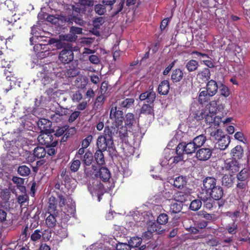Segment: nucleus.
<instances>
[{
  "label": "nucleus",
  "instance_id": "5fc2aeb1",
  "mask_svg": "<svg viewBox=\"0 0 250 250\" xmlns=\"http://www.w3.org/2000/svg\"><path fill=\"white\" fill-rule=\"evenodd\" d=\"M94 10L96 14L99 15H103L104 14L106 10L105 6L104 4H98L95 5Z\"/></svg>",
  "mask_w": 250,
  "mask_h": 250
},
{
  "label": "nucleus",
  "instance_id": "f03ea898",
  "mask_svg": "<svg viewBox=\"0 0 250 250\" xmlns=\"http://www.w3.org/2000/svg\"><path fill=\"white\" fill-rule=\"evenodd\" d=\"M115 133L109 127V125H106L103 134L99 136L97 138L96 145L98 149L105 151L107 148H112L114 144L113 136Z\"/></svg>",
  "mask_w": 250,
  "mask_h": 250
},
{
  "label": "nucleus",
  "instance_id": "cd10ccee",
  "mask_svg": "<svg viewBox=\"0 0 250 250\" xmlns=\"http://www.w3.org/2000/svg\"><path fill=\"white\" fill-rule=\"evenodd\" d=\"M135 102L134 99L133 98H126L122 101L119 102L120 108L122 109L131 108L134 105Z\"/></svg>",
  "mask_w": 250,
  "mask_h": 250
},
{
  "label": "nucleus",
  "instance_id": "bb28decb",
  "mask_svg": "<svg viewBox=\"0 0 250 250\" xmlns=\"http://www.w3.org/2000/svg\"><path fill=\"white\" fill-rule=\"evenodd\" d=\"M49 215L46 217L45 223L49 228H54L57 224L56 217L59 213H48Z\"/></svg>",
  "mask_w": 250,
  "mask_h": 250
},
{
  "label": "nucleus",
  "instance_id": "0e129e2a",
  "mask_svg": "<svg viewBox=\"0 0 250 250\" xmlns=\"http://www.w3.org/2000/svg\"><path fill=\"white\" fill-rule=\"evenodd\" d=\"M236 195L240 200H242L244 199V197L246 196V193L248 192V189H235Z\"/></svg>",
  "mask_w": 250,
  "mask_h": 250
},
{
  "label": "nucleus",
  "instance_id": "72a5a7b5",
  "mask_svg": "<svg viewBox=\"0 0 250 250\" xmlns=\"http://www.w3.org/2000/svg\"><path fill=\"white\" fill-rule=\"evenodd\" d=\"M104 151L98 149L94 154L95 160L99 165H103L105 163Z\"/></svg>",
  "mask_w": 250,
  "mask_h": 250
},
{
  "label": "nucleus",
  "instance_id": "ea45409f",
  "mask_svg": "<svg viewBox=\"0 0 250 250\" xmlns=\"http://www.w3.org/2000/svg\"><path fill=\"white\" fill-rule=\"evenodd\" d=\"M207 108L202 109L200 111H197L193 113L192 117L197 121L204 119L207 113Z\"/></svg>",
  "mask_w": 250,
  "mask_h": 250
},
{
  "label": "nucleus",
  "instance_id": "de8ad7c7",
  "mask_svg": "<svg viewBox=\"0 0 250 250\" xmlns=\"http://www.w3.org/2000/svg\"><path fill=\"white\" fill-rule=\"evenodd\" d=\"M125 0H121L120 3L115 6V7L112 9L113 12L111 14V17H115L117 15H118L120 12L123 10V9L124 6Z\"/></svg>",
  "mask_w": 250,
  "mask_h": 250
},
{
  "label": "nucleus",
  "instance_id": "f3484780",
  "mask_svg": "<svg viewBox=\"0 0 250 250\" xmlns=\"http://www.w3.org/2000/svg\"><path fill=\"white\" fill-rule=\"evenodd\" d=\"M48 204L47 213H59L57 208L58 200L55 196L52 195L49 197Z\"/></svg>",
  "mask_w": 250,
  "mask_h": 250
},
{
  "label": "nucleus",
  "instance_id": "c756f323",
  "mask_svg": "<svg viewBox=\"0 0 250 250\" xmlns=\"http://www.w3.org/2000/svg\"><path fill=\"white\" fill-rule=\"evenodd\" d=\"M235 178L231 174H225L222 178V184L223 186L228 188L231 187L234 183Z\"/></svg>",
  "mask_w": 250,
  "mask_h": 250
},
{
  "label": "nucleus",
  "instance_id": "4c0bfd02",
  "mask_svg": "<svg viewBox=\"0 0 250 250\" xmlns=\"http://www.w3.org/2000/svg\"><path fill=\"white\" fill-rule=\"evenodd\" d=\"M187 181L186 178L183 176H178L176 177L173 182V186L178 188H181L186 185Z\"/></svg>",
  "mask_w": 250,
  "mask_h": 250
},
{
  "label": "nucleus",
  "instance_id": "0eeeda50",
  "mask_svg": "<svg viewBox=\"0 0 250 250\" xmlns=\"http://www.w3.org/2000/svg\"><path fill=\"white\" fill-rule=\"evenodd\" d=\"M74 59V53L72 46L67 43L62 47L59 55V60L63 63H69Z\"/></svg>",
  "mask_w": 250,
  "mask_h": 250
},
{
  "label": "nucleus",
  "instance_id": "4468645a",
  "mask_svg": "<svg viewBox=\"0 0 250 250\" xmlns=\"http://www.w3.org/2000/svg\"><path fill=\"white\" fill-rule=\"evenodd\" d=\"M95 176L99 177L102 181L106 182L109 181L111 177V173L109 170L106 167H102L97 171Z\"/></svg>",
  "mask_w": 250,
  "mask_h": 250
},
{
  "label": "nucleus",
  "instance_id": "dca6fc26",
  "mask_svg": "<svg viewBox=\"0 0 250 250\" xmlns=\"http://www.w3.org/2000/svg\"><path fill=\"white\" fill-rule=\"evenodd\" d=\"M210 93L205 89L200 91L199 92L197 97L198 103L201 105H204L210 103V98L213 97Z\"/></svg>",
  "mask_w": 250,
  "mask_h": 250
},
{
  "label": "nucleus",
  "instance_id": "c03bdc74",
  "mask_svg": "<svg viewBox=\"0 0 250 250\" xmlns=\"http://www.w3.org/2000/svg\"><path fill=\"white\" fill-rule=\"evenodd\" d=\"M12 180L13 182L17 185L18 189L22 190L25 189V187L23 186L24 184V179L17 176H13Z\"/></svg>",
  "mask_w": 250,
  "mask_h": 250
},
{
  "label": "nucleus",
  "instance_id": "603ef678",
  "mask_svg": "<svg viewBox=\"0 0 250 250\" xmlns=\"http://www.w3.org/2000/svg\"><path fill=\"white\" fill-rule=\"evenodd\" d=\"M168 221V215L166 213H161L158 217L157 222L159 225H165Z\"/></svg>",
  "mask_w": 250,
  "mask_h": 250
},
{
  "label": "nucleus",
  "instance_id": "a19ab883",
  "mask_svg": "<svg viewBox=\"0 0 250 250\" xmlns=\"http://www.w3.org/2000/svg\"><path fill=\"white\" fill-rule=\"evenodd\" d=\"M159 224L152 223L148 226L149 230H151L153 232H156L157 234H162L165 231Z\"/></svg>",
  "mask_w": 250,
  "mask_h": 250
},
{
  "label": "nucleus",
  "instance_id": "7c9ffc66",
  "mask_svg": "<svg viewBox=\"0 0 250 250\" xmlns=\"http://www.w3.org/2000/svg\"><path fill=\"white\" fill-rule=\"evenodd\" d=\"M127 127L126 126H122L117 131V133H119V136L122 141L125 143L128 142V133H127Z\"/></svg>",
  "mask_w": 250,
  "mask_h": 250
},
{
  "label": "nucleus",
  "instance_id": "5701e85b",
  "mask_svg": "<svg viewBox=\"0 0 250 250\" xmlns=\"http://www.w3.org/2000/svg\"><path fill=\"white\" fill-rule=\"evenodd\" d=\"M218 89V86L215 81L210 80L207 82L205 90L212 96H214L217 93Z\"/></svg>",
  "mask_w": 250,
  "mask_h": 250
},
{
  "label": "nucleus",
  "instance_id": "20e7f679",
  "mask_svg": "<svg viewBox=\"0 0 250 250\" xmlns=\"http://www.w3.org/2000/svg\"><path fill=\"white\" fill-rule=\"evenodd\" d=\"M210 134L211 136L214 137L215 140L218 141L216 143V145H217L216 147L220 150H225L230 143L229 136L224 135L222 130L220 129L211 131Z\"/></svg>",
  "mask_w": 250,
  "mask_h": 250
},
{
  "label": "nucleus",
  "instance_id": "79ce46f5",
  "mask_svg": "<svg viewBox=\"0 0 250 250\" xmlns=\"http://www.w3.org/2000/svg\"><path fill=\"white\" fill-rule=\"evenodd\" d=\"M142 241V238L138 237H133L130 238L128 242L131 249L132 248H138L140 246Z\"/></svg>",
  "mask_w": 250,
  "mask_h": 250
},
{
  "label": "nucleus",
  "instance_id": "b1692460",
  "mask_svg": "<svg viewBox=\"0 0 250 250\" xmlns=\"http://www.w3.org/2000/svg\"><path fill=\"white\" fill-rule=\"evenodd\" d=\"M140 113L146 116L154 117V105L150 104H144L140 109Z\"/></svg>",
  "mask_w": 250,
  "mask_h": 250
},
{
  "label": "nucleus",
  "instance_id": "37998d69",
  "mask_svg": "<svg viewBox=\"0 0 250 250\" xmlns=\"http://www.w3.org/2000/svg\"><path fill=\"white\" fill-rule=\"evenodd\" d=\"M80 73L77 67L73 66H69L66 71L65 72V75L67 77H74L77 76Z\"/></svg>",
  "mask_w": 250,
  "mask_h": 250
},
{
  "label": "nucleus",
  "instance_id": "7ed1b4c3",
  "mask_svg": "<svg viewBox=\"0 0 250 250\" xmlns=\"http://www.w3.org/2000/svg\"><path fill=\"white\" fill-rule=\"evenodd\" d=\"M109 117L110 120L113 121L112 125H109V127L111 128L113 131L117 133L118 127L122 125L123 120H124L123 111L117 109V103L112 104Z\"/></svg>",
  "mask_w": 250,
  "mask_h": 250
},
{
  "label": "nucleus",
  "instance_id": "9b49d317",
  "mask_svg": "<svg viewBox=\"0 0 250 250\" xmlns=\"http://www.w3.org/2000/svg\"><path fill=\"white\" fill-rule=\"evenodd\" d=\"M46 155V150L43 147L37 146L33 150L32 154L29 155L28 158V161L30 162H33L36 159L43 158Z\"/></svg>",
  "mask_w": 250,
  "mask_h": 250
},
{
  "label": "nucleus",
  "instance_id": "864d4df0",
  "mask_svg": "<svg viewBox=\"0 0 250 250\" xmlns=\"http://www.w3.org/2000/svg\"><path fill=\"white\" fill-rule=\"evenodd\" d=\"M67 129V127L66 126L58 127V128L56 129V131L54 130V137L56 138H58L59 137L62 136L66 132Z\"/></svg>",
  "mask_w": 250,
  "mask_h": 250
},
{
  "label": "nucleus",
  "instance_id": "bf43d9fd",
  "mask_svg": "<svg viewBox=\"0 0 250 250\" xmlns=\"http://www.w3.org/2000/svg\"><path fill=\"white\" fill-rule=\"evenodd\" d=\"M92 135H89L87 136L83 140L82 142V146L84 148L88 147L92 142Z\"/></svg>",
  "mask_w": 250,
  "mask_h": 250
},
{
  "label": "nucleus",
  "instance_id": "338daca9",
  "mask_svg": "<svg viewBox=\"0 0 250 250\" xmlns=\"http://www.w3.org/2000/svg\"><path fill=\"white\" fill-rule=\"evenodd\" d=\"M190 86V84L189 82H188L186 80H184L180 84V88L181 91L185 92L189 90Z\"/></svg>",
  "mask_w": 250,
  "mask_h": 250
},
{
  "label": "nucleus",
  "instance_id": "1a4fd4ad",
  "mask_svg": "<svg viewBox=\"0 0 250 250\" xmlns=\"http://www.w3.org/2000/svg\"><path fill=\"white\" fill-rule=\"evenodd\" d=\"M240 164L234 159H227L225 161L223 168L227 171L234 174L240 168Z\"/></svg>",
  "mask_w": 250,
  "mask_h": 250
},
{
  "label": "nucleus",
  "instance_id": "774afa93",
  "mask_svg": "<svg viewBox=\"0 0 250 250\" xmlns=\"http://www.w3.org/2000/svg\"><path fill=\"white\" fill-rule=\"evenodd\" d=\"M116 250H131V248L129 244L121 243L117 245Z\"/></svg>",
  "mask_w": 250,
  "mask_h": 250
},
{
  "label": "nucleus",
  "instance_id": "a211bd4d",
  "mask_svg": "<svg viewBox=\"0 0 250 250\" xmlns=\"http://www.w3.org/2000/svg\"><path fill=\"white\" fill-rule=\"evenodd\" d=\"M209 193L210 197L216 201L221 199L223 195V189L220 186H216Z\"/></svg>",
  "mask_w": 250,
  "mask_h": 250
},
{
  "label": "nucleus",
  "instance_id": "473e14b6",
  "mask_svg": "<svg viewBox=\"0 0 250 250\" xmlns=\"http://www.w3.org/2000/svg\"><path fill=\"white\" fill-rule=\"evenodd\" d=\"M183 204L177 201L172 202L169 207V212L171 213H179L182 209Z\"/></svg>",
  "mask_w": 250,
  "mask_h": 250
},
{
  "label": "nucleus",
  "instance_id": "aec40b11",
  "mask_svg": "<svg viewBox=\"0 0 250 250\" xmlns=\"http://www.w3.org/2000/svg\"><path fill=\"white\" fill-rule=\"evenodd\" d=\"M250 177V169L248 167L243 168L236 175L239 181L248 182Z\"/></svg>",
  "mask_w": 250,
  "mask_h": 250
},
{
  "label": "nucleus",
  "instance_id": "13d9d810",
  "mask_svg": "<svg viewBox=\"0 0 250 250\" xmlns=\"http://www.w3.org/2000/svg\"><path fill=\"white\" fill-rule=\"evenodd\" d=\"M80 165L81 161L80 160H74L71 163L70 170L74 172H77L79 170Z\"/></svg>",
  "mask_w": 250,
  "mask_h": 250
},
{
  "label": "nucleus",
  "instance_id": "4be33fe9",
  "mask_svg": "<svg viewBox=\"0 0 250 250\" xmlns=\"http://www.w3.org/2000/svg\"><path fill=\"white\" fill-rule=\"evenodd\" d=\"M184 73L180 68H176L172 71L171 80L173 83L180 82L183 78Z\"/></svg>",
  "mask_w": 250,
  "mask_h": 250
},
{
  "label": "nucleus",
  "instance_id": "ddd939ff",
  "mask_svg": "<svg viewBox=\"0 0 250 250\" xmlns=\"http://www.w3.org/2000/svg\"><path fill=\"white\" fill-rule=\"evenodd\" d=\"M216 182V179L213 177H207L203 180V190L207 192L206 195H208V193L217 186Z\"/></svg>",
  "mask_w": 250,
  "mask_h": 250
},
{
  "label": "nucleus",
  "instance_id": "6e6552de",
  "mask_svg": "<svg viewBox=\"0 0 250 250\" xmlns=\"http://www.w3.org/2000/svg\"><path fill=\"white\" fill-rule=\"evenodd\" d=\"M213 150V147L210 146L200 147L196 152L195 157L199 161H206L210 158Z\"/></svg>",
  "mask_w": 250,
  "mask_h": 250
},
{
  "label": "nucleus",
  "instance_id": "412c9836",
  "mask_svg": "<svg viewBox=\"0 0 250 250\" xmlns=\"http://www.w3.org/2000/svg\"><path fill=\"white\" fill-rule=\"evenodd\" d=\"M198 78L203 82H208L209 81L211 74L208 68L205 67L198 72Z\"/></svg>",
  "mask_w": 250,
  "mask_h": 250
},
{
  "label": "nucleus",
  "instance_id": "423d86ee",
  "mask_svg": "<svg viewBox=\"0 0 250 250\" xmlns=\"http://www.w3.org/2000/svg\"><path fill=\"white\" fill-rule=\"evenodd\" d=\"M51 68V64L43 65L42 70L37 74L38 78L44 85L50 84L53 81L54 75Z\"/></svg>",
  "mask_w": 250,
  "mask_h": 250
},
{
  "label": "nucleus",
  "instance_id": "393cba45",
  "mask_svg": "<svg viewBox=\"0 0 250 250\" xmlns=\"http://www.w3.org/2000/svg\"><path fill=\"white\" fill-rule=\"evenodd\" d=\"M190 195L184 192L179 191L175 193L174 201L179 203H186L187 201L190 200Z\"/></svg>",
  "mask_w": 250,
  "mask_h": 250
},
{
  "label": "nucleus",
  "instance_id": "052dcab7",
  "mask_svg": "<svg viewBox=\"0 0 250 250\" xmlns=\"http://www.w3.org/2000/svg\"><path fill=\"white\" fill-rule=\"evenodd\" d=\"M220 94L225 97H228L230 94L228 87L224 84H222L220 87Z\"/></svg>",
  "mask_w": 250,
  "mask_h": 250
},
{
  "label": "nucleus",
  "instance_id": "8fccbe9b",
  "mask_svg": "<svg viewBox=\"0 0 250 250\" xmlns=\"http://www.w3.org/2000/svg\"><path fill=\"white\" fill-rule=\"evenodd\" d=\"M202 204L200 200L195 199L191 202L189 206V208L193 211H196L199 209Z\"/></svg>",
  "mask_w": 250,
  "mask_h": 250
},
{
  "label": "nucleus",
  "instance_id": "f8f14e48",
  "mask_svg": "<svg viewBox=\"0 0 250 250\" xmlns=\"http://www.w3.org/2000/svg\"><path fill=\"white\" fill-rule=\"evenodd\" d=\"M178 147L183 151L184 153L187 154H192L195 152L198 148L193 141H190L188 143L186 142H182L179 143L178 146Z\"/></svg>",
  "mask_w": 250,
  "mask_h": 250
},
{
  "label": "nucleus",
  "instance_id": "2eb2a0df",
  "mask_svg": "<svg viewBox=\"0 0 250 250\" xmlns=\"http://www.w3.org/2000/svg\"><path fill=\"white\" fill-rule=\"evenodd\" d=\"M38 125L41 130V133L48 131L54 132V129L51 128L52 122L49 120L42 118L39 121Z\"/></svg>",
  "mask_w": 250,
  "mask_h": 250
},
{
  "label": "nucleus",
  "instance_id": "49530a36",
  "mask_svg": "<svg viewBox=\"0 0 250 250\" xmlns=\"http://www.w3.org/2000/svg\"><path fill=\"white\" fill-rule=\"evenodd\" d=\"M176 156L173 157V162L175 163H178L181 161H183L184 159V153L178 146L176 149Z\"/></svg>",
  "mask_w": 250,
  "mask_h": 250
},
{
  "label": "nucleus",
  "instance_id": "3c124183",
  "mask_svg": "<svg viewBox=\"0 0 250 250\" xmlns=\"http://www.w3.org/2000/svg\"><path fill=\"white\" fill-rule=\"evenodd\" d=\"M105 95L102 94L97 97L95 103V106H96L97 109L101 108L105 100Z\"/></svg>",
  "mask_w": 250,
  "mask_h": 250
},
{
  "label": "nucleus",
  "instance_id": "58836bf2",
  "mask_svg": "<svg viewBox=\"0 0 250 250\" xmlns=\"http://www.w3.org/2000/svg\"><path fill=\"white\" fill-rule=\"evenodd\" d=\"M135 122L134 115L133 113H128L126 114L125 120V126H127L128 128H131Z\"/></svg>",
  "mask_w": 250,
  "mask_h": 250
},
{
  "label": "nucleus",
  "instance_id": "e2e57ef3",
  "mask_svg": "<svg viewBox=\"0 0 250 250\" xmlns=\"http://www.w3.org/2000/svg\"><path fill=\"white\" fill-rule=\"evenodd\" d=\"M83 98V95L80 91L78 90L73 93L72 99L74 102H79Z\"/></svg>",
  "mask_w": 250,
  "mask_h": 250
},
{
  "label": "nucleus",
  "instance_id": "c85d7f7f",
  "mask_svg": "<svg viewBox=\"0 0 250 250\" xmlns=\"http://www.w3.org/2000/svg\"><path fill=\"white\" fill-rule=\"evenodd\" d=\"M232 158L235 160L240 159L243 156L244 150L243 147L239 145L236 146L231 150Z\"/></svg>",
  "mask_w": 250,
  "mask_h": 250
},
{
  "label": "nucleus",
  "instance_id": "6e6d98bb",
  "mask_svg": "<svg viewBox=\"0 0 250 250\" xmlns=\"http://www.w3.org/2000/svg\"><path fill=\"white\" fill-rule=\"evenodd\" d=\"M147 94H148L146 102L147 104H153V103L156 99V93L152 90L147 91Z\"/></svg>",
  "mask_w": 250,
  "mask_h": 250
},
{
  "label": "nucleus",
  "instance_id": "c9c22d12",
  "mask_svg": "<svg viewBox=\"0 0 250 250\" xmlns=\"http://www.w3.org/2000/svg\"><path fill=\"white\" fill-rule=\"evenodd\" d=\"M206 140V136L203 134H201L195 137L192 141L197 148H200L204 145Z\"/></svg>",
  "mask_w": 250,
  "mask_h": 250
},
{
  "label": "nucleus",
  "instance_id": "2f4dec72",
  "mask_svg": "<svg viewBox=\"0 0 250 250\" xmlns=\"http://www.w3.org/2000/svg\"><path fill=\"white\" fill-rule=\"evenodd\" d=\"M199 66L198 62L193 59L188 61L186 64L185 67L189 72L195 71Z\"/></svg>",
  "mask_w": 250,
  "mask_h": 250
},
{
  "label": "nucleus",
  "instance_id": "39448f33",
  "mask_svg": "<svg viewBox=\"0 0 250 250\" xmlns=\"http://www.w3.org/2000/svg\"><path fill=\"white\" fill-rule=\"evenodd\" d=\"M54 132L48 131L41 133L38 137V141L40 144L45 146L46 147L56 146L59 140L52 134Z\"/></svg>",
  "mask_w": 250,
  "mask_h": 250
},
{
  "label": "nucleus",
  "instance_id": "a878e982",
  "mask_svg": "<svg viewBox=\"0 0 250 250\" xmlns=\"http://www.w3.org/2000/svg\"><path fill=\"white\" fill-rule=\"evenodd\" d=\"M80 159L84 165L89 166L93 162V154L89 150H87L85 152L84 155L80 157Z\"/></svg>",
  "mask_w": 250,
  "mask_h": 250
},
{
  "label": "nucleus",
  "instance_id": "a18cd8bd",
  "mask_svg": "<svg viewBox=\"0 0 250 250\" xmlns=\"http://www.w3.org/2000/svg\"><path fill=\"white\" fill-rule=\"evenodd\" d=\"M31 232H32V225L30 228H28V226H26L21 234V239L22 241L26 240L29 237Z\"/></svg>",
  "mask_w": 250,
  "mask_h": 250
},
{
  "label": "nucleus",
  "instance_id": "6ab92c4d",
  "mask_svg": "<svg viewBox=\"0 0 250 250\" xmlns=\"http://www.w3.org/2000/svg\"><path fill=\"white\" fill-rule=\"evenodd\" d=\"M170 85L168 80H164L160 82L158 87V92L161 95H167L169 91Z\"/></svg>",
  "mask_w": 250,
  "mask_h": 250
},
{
  "label": "nucleus",
  "instance_id": "4d7b16f0",
  "mask_svg": "<svg viewBox=\"0 0 250 250\" xmlns=\"http://www.w3.org/2000/svg\"><path fill=\"white\" fill-rule=\"evenodd\" d=\"M163 195V197L168 200H170L173 199L174 200L175 193L173 194V190L170 189L168 191L165 190L164 191L162 194L158 193L157 195Z\"/></svg>",
  "mask_w": 250,
  "mask_h": 250
},
{
  "label": "nucleus",
  "instance_id": "09e8293b",
  "mask_svg": "<svg viewBox=\"0 0 250 250\" xmlns=\"http://www.w3.org/2000/svg\"><path fill=\"white\" fill-rule=\"evenodd\" d=\"M34 228V227L32 228V232H31L30 238L32 241L36 242L37 241H38L42 238V230L37 229L33 231Z\"/></svg>",
  "mask_w": 250,
  "mask_h": 250
},
{
  "label": "nucleus",
  "instance_id": "e433bc0d",
  "mask_svg": "<svg viewBox=\"0 0 250 250\" xmlns=\"http://www.w3.org/2000/svg\"><path fill=\"white\" fill-rule=\"evenodd\" d=\"M18 173L23 177H25L29 175L31 173L30 168L26 165H21L18 167Z\"/></svg>",
  "mask_w": 250,
  "mask_h": 250
},
{
  "label": "nucleus",
  "instance_id": "680f3d73",
  "mask_svg": "<svg viewBox=\"0 0 250 250\" xmlns=\"http://www.w3.org/2000/svg\"><path fill=\"white\" fill-rule=\"evenodd\" d=\"M42 237L44 241H48L51 238V232L49 229L42 230Z\"/></svg>",
  "mask_w": 250,
  "mask_h": 250
},
{
  "label": "nucleus",
  "instance_id": "f704fd0d",
  "mask_svg": "<svg viewBox=\"0 0 250 250\" xmlns=\"http://www.w3.org/2000/svg\"><path fill=\"white\" fill-rule=\"evenodd\" d=\"M201 199L203 203L204 208L208 209L212 208L215 203V200L211 197H203L201 196Z\"/></svg>",
  "mask_w": 250,
  "mask_h": 250
},
{
  "label": "nucleus",
  "instance_id": "9d476101",
  "mask_svg": "<svg viewBox=\"0 0 250 250\" xmlns=\"http://www.w3.org/2000/svg\"><path fill=\"white\" fill-rule=\"evenodd\" d=\"M8 73L10 75L8 74L7 71H4L6 78L2 83V88L6 93H7L14 85H16V78L10 72H8Z\"/></svg>",
  "mask_w": 250,
  "mask_h": 250
},
{
  "label": "nucleus",
  "instance_id": "f257e3e1",
  "mask_svg": "<svg viewBox=\"0 0 250 250\" xmlns=\"http://www.w3.org/2000/svg\"><path fill=\"white\" fill-rule=\"evenodd\" d=\"M207 113L205 117V121L207 125H209V128H214L217 129L222 122V118L216 116L217 109V103L215 101H211L206 106Z\"/></svg>",
  "mask_w": 250,
  "mask_h": 250
},
{
  "label": "nucleus",
  "instance_id": "69168bd1",
  "mask_svg": "<svg viewBox=\"0 0 250 250\" xmlns=\"http://www.w3.org/2000/svg\"><path fill=\"white\" fill-rule=\"evenodd\" d=\"M67 113V111L66 109L60 107V108L56 109L55 114H54L53 115H51V119L53 120V118L56 115H59L60 116H62L63 115H66Z\"/></svg>",
  "mask_w": 250,
  "mask_h": 250
}]
</instances>
